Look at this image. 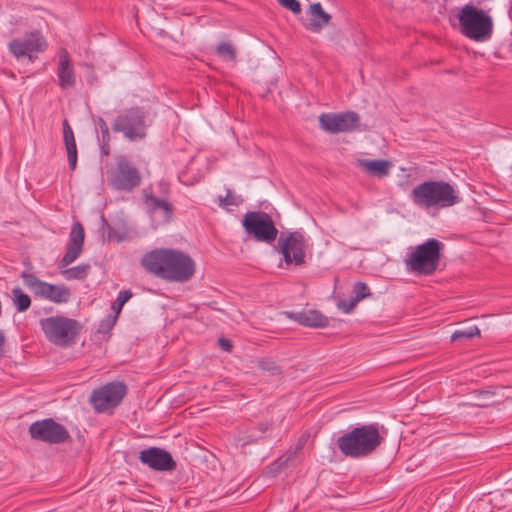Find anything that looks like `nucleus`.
I'll return each mask as SVG.
<instances>
[{"label": "nucleus", "instance_id": "nucleus-1", "mask_svg": "<svg viewBox=\"0 0 512 512\" xmlns=\"http://www.w3.org/2000/svg\"><path fill=\"white\" fill-rule=\"evenodd\" d=\"M146 271L168 282L185 283L196 272L195 261L185 252L172 248L154 249L141 259Z\"/></svg>", "mask_w": 512, "mask_h": 512}, {"label": "nucleus", "instance_id": "nucleus-2", "mask_svg": "<svg viewBox=\"0 0 512 512\" xmlns=\"http://www.w3.org/2000/svg\"><path fill=\"white\" fill-rule=\"evenodd\" d=\"M385 435L386 430L378 423L360 425L338 437L336 445L345 457L366 458L382 445Z\"/></svg>", "mask_w": 512, "mask_h": 512}, {"label": "nucleus", "instance_id": "nucleus-3", "mask_svg": "<svg viewBox=\"0 0 512 512\" xmlns=\"http://www.w3.org/2000/svg\"><path fill=\"white\" fill-rule=\"evenodd\" d=\"M412 202L423 209H444L461 201L458 191L446 181H424L416 185L410 194Z\"/></svg>", "mask_w": 512, "mask_h": 512}, {"label": "nucleus", "instance_id": "nucleus-4", "mask_svg": "<svg viewBox=\"0 0 512 512\" xmlns=\"http://www.w3.org/2000/svg\"><path fill=\"white\" fill-rule=\"evenodd\" d=\"M457 18L459 31L466 38L475 42H486L492 38L494 20L490 10L466 4L459 10Z\"/></svg>", "mask_w": 512, "mask_h": 512}, {"label": "nucleus", "instance_id": "nucleus-5", "mask_svg": "<svg viewBox=\"0 0 512 512\" xmlns=\"http://www.w3.org/2000/svg\"><path fill=\"white\" fill-rule=\"evenodd\" d=\"M443 248L444 244L441 241L430 238L415 247L405 259V264L412 272L432 275L439 266Z\"/></svg>", "mask_w": 512, "mask_h": 512}, {"label": "nucleus", "instance_id": "nucleus-6", "mask_svg": "<svg viewBox=\"0 0 512 512\" xmlns=\"http://www.w3.org/2000/svg\"><path fill=\"white\" fill-rule=\"evenodd\" d=\"M39 323L46 339L60 347L74 344L81 330L77 320L65 316H50L41 319Z\"/></svg>", "mask_w": 512, "mask_h": 512}, {"label": "nucleus", "instance_id": "nucleus-7", "mask_svg": "<svg viewBox=\"0 0 512 512\" xmlns=\"http://www.w3.org/2000/svg\"><path fill=\"white\" fill-rule=\"evenodd\" d=\"M244 230L256 241L267 244L273 243L278 235V229L272 217L263 211H249L242 220Z\"/></svg>", "mask_w": 512, "mask_h": 512}, {"label": "nucleus", "instance_id": "nucleus-8", "mask_svg": "<svg viewBox=\"0 0 512 512\" xmlns=\"http://www.w3.org/2000/svg\"><path fill=\"white\" fill-rule=\"evenodd\" d=\"M309 238L301 231H284L278 238V248L287 265L300 266L305 263Z\"/></svg>", "mask_w": 512, "mask_h": 512}, {"label": "nucleus", "instance_id": "nucleus-9", "mask_svg": "<svg viewBox=\"0 0 512 512\" xmlns=\"http://www.w3.org/2000/svg\"><path fill=\"white\" fill-rule=\"evenodd\" d=\"M109 184L116 190L131 192L141 183V174L125 156L116 159V166L108 172Z\"/></svg>", "mask_w": 512, "mask_h": 512}, {"label": "nucleus", "instance_id": "nucleus-10", "mask_svg": "<svg viewBox=\"0 0 512 512\" xmlns=\"http://www.w3.org/2000/svg\"><path fill=\"white\" fill-rule=\"evenodd\" d=\"M47 41L39 30L26 32L23 37L15 38L8 44V50L17 59L27 58L30 62L47 49Z\"/></svg>", "mask_w": 512, "mask_h": 512}, {"label": "nucleus", "instance_id": "nucleus-11", "mask_svg": "<svg viewBox=\"0 0 512 512\" xmlns=\"http://www.w3.org/2000/svg\"><path fill=\"white\" fill-rule=\"evenodd\" d=\"M21 278L27 288L36 297L49 300L56 304L67 303L71 298V291L64 285H54L40 280L34 274L22 272Z\"/></svg>", "mask_w": 512, "mask_h": 512}, {"label": "nucleus", "instance_id": "nucleus-12", "mask_svg": "<svg viewBox=\"0 0 512 512\" xmlns=\"http://www.w3.org/2000/svg\"><path fill=\"white\" fill-rule=\"evenodd\" d=\"M126 395V386L121 382H111L95 389L90 396L94 410L103 413L118 406Z\"/></svg>", "mask_w": 512, "mask_h": 512}, {"label": "nucleus", "instance_id": "nucleus-13", "mask_svg": "<svg viewBox=\"0 0 512 512\" xmlns=\"http://www.w3.org/2000/svg\"><path fill=\"white\" fill-rule=\"evenodd\" d=\"M29 434L32 439L49 444H61L70 437L68 430L52 418L33 422L29 426Z\"/></svg>", "mask_w": 512, "mask_h": 512}, {"label": "nucleus", "instance_id": "nucleus-14", "mask_svg": "<svg viewBox=\"0 0 512 512\" xmlns=\"http://www.w3.org/2000/svg\"><path fill=\"white\" fill-rule=\"evenodd\" d=\"M112 128L116 132H122L131 141L146 136L144 114L139 109H131L117 116Z\"/></svg>", "mask_w": 512, "mask_h": 512}, {"label": "nucleus", "instance_id": "nucleus-15", "mask_svg": "<svg viewBox=\"0 0 512 512\" xmlns=\"http://www.w3.org/2000/svg\"><path fill=\"white\" fill-rule=\"evenodd\" d=\"M359 123L360 117L354 111L324 113L319 116L321 129L333 134L353 131L359 126Z\"/></svg>", "mask_w": 512, "mask_h": 512}, {"label": "nucleus", "instance_id": "nucleus-16", "mask_svg": "<svg viewBox=\"0 0 512 512\" xmlns=\"http://www.w3.org/2000/svg\"><path fill=\"white\" fill-rule=\"evenodd\" d=\"M139 460L155 471H172L176 468L172 455L159 447H149L140 451Z\"/></svg>", "mask_w": 512, "mask_h": 512}, {"label": "nucleus", "instance_id": "nucleus-17", "mask_svg": "<svg viewBox=\"0 0 512 512\" xmlns=\"http://www.w3.org/2000/svg\"><path fill=\"white\" fill-rule=\"evenodd\" d=\"M84 238V228L79 222H76L71 228L66 253L60 261V267L70 265L79 257L83 249Z\"/></svg>", "mask_w": 512, "mask_h": 512}, {"label": "nucleus", "instance_id": "nucleus-18", "mask_svg": "<svg viewBox=\"0 0 512 512\" xmlns=\"http://www.w3.org/2000/svg\"><path fill=\"white\" fill-rule=\"evenodd\" d=\"M57 66L58 84L62 89L71 88L76 83V75L69 53L61 49L58 54Z\"/></svg>", "mask_w": 512, "mask_h": 512}, {"label": "nucleus", "instance_id": "nucleus-19", "mask_svg": "<svg viewBox=\"0 0 512 512\" xmlns=\"http://www.w3.org/2000/svg\"><path fill=\"white\" fill-rule=\"evenodd\" d=\"M284 314L289 319L306 327L323 328L329 324L328 318L317 310L287 311Z\"/></svg>", "mask_w": 512, "mask_h": 512}, {"label": "nucleus", "instance_id": "nucleus-20", "mask_svg": "<svg viewBox=\"0 0 512 512\" xmlns=\"http://www.w3.org/2000/svg\"><path fill=\"white\" fill-rule=\"evenodd\" d=\"M143 197L151 214L161 212L164 221L167 222L171 219L173 215V207L167 200L155 197L146 189L143 191Z\"/></svg>", "mask_w": 512, "mask_h": 512}, {"label": "nucleus", "instance_id": "nucleus-21", "mask_svg": "<svg viewBox=\"0 0 512 512\" xmlns=\"http://www.w3.org/2000/svg\"><path fill=\"white\" fill-rule=\"evenodd\" d=\"M309 22L306 24V28L314 33H318L328 25L331 16L326 13L320 3H314L310 6L309 11Z\"/></svg>", "mask_w": 512, "mask_h": 512}, {"label": "nucleus", "instance_id": "nucleus-22", "mask_svg": "<svg viewBox=\"0 0 512 512\" xmlns=\"http://www.w3.org/2000/svg\"><path fill=\"white\" fill-rule=\"evenodd\" d=\"M356 165L368 174L378 178L387 176L391 168V163L383 159H358Z\"/></svg>", "mask_w": 512, "mask_h": 512}, {"label": "nucleus", "instance_id": "nucleus-23", "mask_svg": "<svg viewBox=\"0 0 512 512\" xmlns=\"http://www.w3.org/2000/svg\"><path fill=\"white\" fill-rule=\"evenodd\" d=\"M63 138L67 151L69 166L72 170H74L77 165V147L73 130L66 119L63 121Z\"/></svg>", "mask_w": 512, "mask_h": 512}, {"label": "nucleus", "instance_id": "nucleus-24", "mask_svg": "<svg viewBox=\"0 0 512 512\" xmlns=\"http://www.w3.org/2000/svg\"><path fill=\"white\" fill-rule=\"evenodd\" d=\"M13 304L15 305L18 312H24L29 309L31 305V299L29 295L25 294L20 287H15L12 290Z\"/></svg>", "mask_w": 512, "mask_h": 512}, {"label": "nucleus", "instance_id": "nucleus-25", "mask_svg": "<svg viewBox=\"0 0 512 512\" xmlns=\"http://www.w3.org/2000/svg\"><path fill=\"white\" fill-rule=\"evenodd\" d=\"M216 54L223 60L235 62L237 58L236 48L230 42H221L216 47Z\"/></svg>", "mask_w": 512, "mask_h": 512}, {"label": "nucleus", "instance_id": "nucleus-26", "mask_svg": "<svg viewBox=\"0 0 512 512\" xmlns=\"http://www.w3.org/2000/svg\"><path fill=\"white\" fill-rule=\"evenodd\" d=\"M90 266L88 264H81L72 268H69L63 272L66 279H84L89 272Z\"/></svg>", "mask_w": 512, "mask_h": 512}, {"label": "nucleus", "instance_id": "nucleus-27", "mask_svg": "<svg viewBox=\"0 0 512 512\" xmlns=\"http://www.w3.org/2000/svg\"><path fill=\"white\" fill-rule=\"evenodd\" d=\"M479 335H480L479 328L476 325H473V326H470V327H467L464 329L455 330L451 336V340L457 341V340L464 339V338L471 339V338H473L475 336H479Z\"/></svg>", "mask_w": 512, "mask_h": 512}, {"label": "nucleus", "instance_id": "nucleus-28", "mask_svg": "<svg viewBox=\"0 0 512 512\" xmlns=\"http://www.w3.org/2000/svg\"><path fill=\"white\" fill-rule=\"evenodd\" d=\"M242 202V197L235 194L231 189H227L225 197L219 196V206L222 208H227L228 206H239Z\"/></svg>", "mask_w": 512, "mask_h": 512}, {"label": "nucleus", "instance_id": "nucleus-29", "mask_svg": "<svg viewBox=\"0 0 512 512\" xmlns=\"http://www.w3.org/2000/svg\"><path fill=\"white\" fill-rule=\"evenodd\" d=\"M132 297V292L130 290H123L118 293L116 300L112 304V309L115 311L116 315H118L125 303Z\"/></svg>", "mask_w": 512, "mask_h": 512}, {"label": "nucleus", "instance_id": "nucleus-30", "mask_svg": "<svg viewBox=\"0 0 512 512\" xmlns=\"http://www.w3.org/2000/svg\"><path fill=\"white\" fill-rule=\"evenodd\" d=\"M353 293L355 301L359 302L371 296L369 287L364 282H357L353 286Z\"/></svg>", "mask_w": 512, "mask_h": 512}, {"label": "nucleus", "instance_id": "nucleus-31", "mask_svg": "<svg viewBox=\"0 0 512 512\" xmlns=\"http://www.w3.org/2000/svg\"><path fill=\"white\" fill-rule=\"evenodd\" d=\"M357 303L358 302L353 298L350 300H339L337 307L344 313H350L356 307Z\"/></svg>", "mask_w": 512, "mask_h": 512}, {"label": "nucleus", "instance_id": "nucleus-32", "mask_svg": "<svg viewBox=\"0 0 512 512\" xmlns=\"http://www.w3.org/2000/svg\"><path fill=\"white\" fill-rule=\"evenodd\" d=\"M278 2L286 9L292 11L294 14L301 12V5L297 0H278Z\"/></svg>", "mask_w": 512, "mask_h": 512}, {"label": "nucleus", "instance_id": "nucleus-33", "mask_svg": "<svg viewBox=\"0 0 512 512\" xmlns=\"http://www.w3.org/2000/svg\"><path fill=\"white\" fill-rule=\"evenodd\" d=\"M99 126H100V130H101L103 142H109L110 134H109V128H108L107 123L103 119H100Z\"/></svg>", "mask_w": 512, "mask_h": 512}, {"label": "nucleus", "instance_id": "nucleus-34", "mask_svg": "<svg viewBox=\"0 0 512 512\" xmlns=\"http://www.w3.org/2000/svg\"><path fill=\"white\" fill-rule=\"evenodd\" d=\"M219 345L225 350V351H230V349L232 348V345L230 343L229 340L227 339H224V338H220L219 339Z\"/></svg>", "mask_w": 512, "mask_h": 512}, {"label": "nucleus", "instance_id": "nucleus-35", "mask_svg": "<svg viewBox=\"0 0 512 512\" xmlns=\"http://www.w3.org/2000/svg\"><path fill=\"white\" fill-rule=\"evenodd\" d=\"M4 343H5V336L4 334L0 331V356L3 355L4 353Z\"/></svg>", "mask_w": 512, "mask_h": 512}, {"label": "nucleus", "instance_id": "nucleus-36", "mask_svg": "<svg viewBox=\"0 0 512 512\" xmlns=\"http://www.w3.org/2000/svg\"><path fill=\"white\" fill-rule=\"evenodd\" d=\"M260 367L263 369V370H273V369H277L276 366H273L271 367V364L270 363H267V362H260Z\"/></svg>", "mask_w": 512, "mask_h": 512}, {"label": "nucleus", "instance_id": "nucleus-37", "mask_svg": "<svg viewBox=\"0 0 512 512\" xmlns=\"http://www.w3.org/2000/svg\"><path fill=\"white\" fill-rule=\"evenodd\" d=\"M306 441H307V437L305 435L301 436V438L299 439V442H298L299 448H302L303 445L306 443Z\"/></svg>", "mask_w": 512, "mask_h": 512}, {"label": "nucleus", "instance_id": "nucleus-38", "mask_svg": "<svg viewBox=\"0 0 512 512\" xmlns=\"http://www.w3.org/2000/svg\"><path fill=\"white\" fill-rule=\"evenodd\" d=\"M104 154H109V142H104V145L102 147Z\"/></svg>", "mask_w": 512, "mask_h": 512}]
</instances>
